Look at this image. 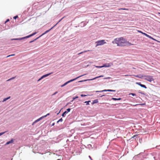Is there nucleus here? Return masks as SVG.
<instances>
[{"label": "nucleus", "instance_id": "1", "mask_svg": "<svg viewBox=\"0 0 160 160\" xmlns=\"http://www.w3.org/2000/svg\"><path fill=\"white\" fill-rule=\"evenodd\" d=\"M112 43L116 44L119 47L129 46L133 45L122 37L114 39L112 41Z\"/></svg>", "mask_w": 160, "mask_h": 160}, {"label": "nucleus", "instance_id": "2", "mask_svg": "<svg viewBox=\"0 0 160 160\" xmlns=\"http://www.w3.org/2000/svg\"><path fill=\"white\" fill-rule=\"evenodd\" d=\"M144 79L150 82H151L154 80L153 76L150 75H144Z\"/></svg>", "mask_w": 160, "mask_h": 160}, {"label": "nucleus", "instance_id": "3", "mask_svg": "<svg viewBox=\"0 0 160 160\" xmlns=\"http://www.w3.org/2000/svg\"><path fill=\"white\" fill-rule=\"evenodd\" d=\"M106 43V42L105 41V40H104L98 41L96 42V47L98 46L102 45L104 44H105Z\"/></svg>", "mask_w": 160, "mask_h": 160}, {"label": "nucleus", "instance_id": "4", "mask_svg": "<svg viewBox=\"0 0 160 160\" xmlns=\"http://www.w3.org/2000/svg\"><path fill=\"white\" fill-rule=\"evenodd\" d=\"M88 21L87 20H86V21H82L79 24V26L82 27H83L84 26H85L88 23Z\"/></svg>", "mask_w": 160, "mask_h": 160}, {"label": "nucleus", "instance_id": "5", "mask_svg": "<svg viewBox=\"0 0 160 160\" xmlns=\"http://www.w3.org/2000/svg\"><path fill=\"white\" fill-rule=\"evenodd\" d=\"M52 73H53V72H50V73H48L45 74V75L42 76L40 78L38 79V81H39L41 80H42V79L44 78H45V77H48V76L49 75H51Z\"/></svg>", "mask_w": 160, "mask_h": 160}, {"label": "nucleus", "instance_id": "6", "mask_svg": "<svg viewBox=\"0 0 160 160\" xmlns=\"http://www.w3.org/2000/svg\"><path fill=\"white\" fill-rule=\"evenodd\" d=\"M71 109L70 108H68L67 109V110L66 111H65L62 114V116L63 117H64L66 115V114L68 113V112H70L71 110Z\"/></svg>", "mask_w": 160, "mask_h": 160}, {"label": "nucleus", "instance_id": "7", "mask_svg": "<svg viewBox=\"0 0 160 160\" xmlns=\"http://www.w3.org/2000/svg\"><path fill=\"white\" fill-rule=\"evenodd\" d=\"M154 159V160H160V153H157V152Z\"/></svg>", "mask_w": 160, "mask_h": 160}, {"label": "nucleus", "instance_id": "8", "mask_svg": "<svg viewBox=\"0 0 160 160\" xmlns=\"http://www.w3.org/2000/svg\"><path fill=\"white\" fill-rule=\"evenodd\" d=\"M54 27V26L51 28L50 29L46 31L44 33H43L41 35L39 36V37H41V36H42L44 35L45 34L47 33L48 32H49L50 31H51L52 29Z\"/></svg>", "mask_w": 160, "mask_h": 160}, {"label": "nucleus", "instance_id": "9", "mask_svg": "<svg viewBox=\"0 0 160 160\" xmlns=\"http://www.w3.org/2000/svg\"><path fill=\"white\" fill-rule=\"evenodd\" d=\"M112 65V63H106L103 64L104 67H109Z\"/></svg>", "mask_w": 160, "mask_h": 160}, {"label": "nucleus", "instance_id": "10", "mask_svg": "<svg viewBox=\"0 0 160 160\" xmlns=\"http://www.w3.org/2000/svg\"><path fill=\"white\" fill-rule=\"evenodd\" d=\"M156 153H157V152H153L152 153L148 154V155L150 157V156L153 157V158L154 159V158H155V155H156Z\"/></svg>", "mask_w": 160, "mask_h": 160}, {"label": "nucleus", "instance_id": "11", "mask_svg": "<svg viewBox=\"0 0 160 160\" xmlns=\"http://www.w3.org/2000/svg\"><path fill=\"white\" fill-rule=\"evenodd\" d=\"M86 75V74H83V75L79 76L78 77H76V78H73V79H72L71 80H70V82H72V81H73L76 80L78 78H79L80 77H82V76H84V75Z\"/></svg>", "mask_w": 160, "mask_h": 160}, {"label": "nucleus", "instance_id": "12", "mask_svg": "<svg viewBox=\"0 0 160 160\" xmlns=\"http://www.w3.org/2000/svg\"><path fill=\"white\" fill-rule=\"evenodd\" d=\"M37 33V32H33L32 34H30L28 36H26V37L27 38H30L34 35H35L36 33Z\"/></svg>", "mask_w": 160, "mask_h": 160}, {"label": "nucleus", "instance_id": "13", "mask_svg": "<svg viewBox=\"0 0 160 160\" xmlns=\"http://www.w3.org/2000/svg\"><path fill=\"white\" fill-rule=\"evenodd\" d=\"M144 75H142V74H139L138 75H135V76L136 77L139 78H144Z\"/></svg>", "mask_w": 160, "mask_h": 160}, {"label": "nucleus", "instance_id": "14", "mask_svg": "<svg viewBox=\"0 0 160 160\" xmlns=\"http://www.w3.org/2000/svg\"><path fill=\"white\" fill-rule=\"evenodd\" d=\"M13 139H12L8 141L5 144V145H8L10 143H13Z\"/></svg>", "mask_w": 160, "mask_h": 160}, {"label": "nucleus", "instance_id": "15", "mask_svg": "<svg viewBox=\"0 0 160 160\" xmlns=\"http://www.w3.org/2000/svg\"><path fill=\"white\" fill-rule=\"evenodd\" d=\"M103 91L105 92H116L115 90H112V89H104L103 90Z\"/></svg>", "mask_w": 160, "mask_h": 160}, {"label": "nucleus", "instance_id": "16", "mask_svg": "<svg viewBox=\"0 0 160 160\" xmlns=\"http://www.w3.org/2000/svg\"><path fill=\"white\" fill-rule=\"evenodd\" d=\"M102 157V160H108V157H105L104 155H103Z\"/></svg>", "mask_w": 160, "mask_h": 160}, {"label": "nucleus", "instance_id": "17", "mask_svg": "<svg viewBox=\"0 0 160 160\" xmlns=\"http://www.w3.org/2000/svg\"><path fill=\"white\" fill-rule=\"evenodd\" d=\"M98 99H95V100H94L93 101V102H92V105H93L94 104L98 103Z\"/></svg>", "mask_w": 160, "mask_h": 160}, {"label": "nucleus", "instance_id": "18", "mask_svg": "<svg viewBox=\"0 0 160 160\" xmlns=\"http://www.w3.org/2000/svg\"><path fill=\"white\" fill-rule=\"evenodd\" d=\"M121 99H122L121 98H112L111 99V100H114V101L120 100H121Z\"/></svg>", "mask_w": 160, "mask_h": 160}, {"label": "nucleus", "instance_id": "19", "mask_svg": "<svg viewBox=\"0 0 160 160\" xmlns=\"http://www.w3.org/2000/svg\"><path fill=\"white\" fill-rule=\"evenodd\" d=\"M88 81H92L91 79H85L84 80H80L78 81V82H86Z\"/></svg>", "mask_w": 160, "mask_h": 160}, {"label": "nucleus", "instance_id": "20", "mask_svg": "<svg viewBox=\"0 0 160 160\" xmlns=\"http://www.w3.org/2000/svg\"><path fill=\"white\" fill-rule=\"evenodd\" d=\"M103 77V75H100V76H97V77H96L95 78H92L91 79V80H94L97 78H100V77Z\"/></svg>", "mask_w": 160, "mask_h": 160}, {"label": "nucleus", "instance_id": "21", "mask_svg": "<svg viewBox=\"0 0 160 160\" xmlns=\"http://www.w3.org/2000/svg\"><path fill=\"white\" fill-rule=\"evenodd\" d=\"M40 38L39 37H38L37 38H36L34 39V40H32L31 41H30L29 42V43H31L33 42H34V41H35L37 39H38V38Z\"/></svg>", "mask_w": 160, "mask_h": 160}, {"label": "nucleus", "instance_id": "22", "mask_svg": "<svg viewBox=\"0 0 160 160\" xmlns=\"http://www.w3.org/2000/svg\"><path fill=\"white\" fill-rule=\"evenodd\" d=\"M27 38L26 37V36H25V37L21 38H18V40H23V39H27Z\"/></svg>", "mask_w": 160, "mask_h": 160}, {"label": "nucleus", "instance_id": "23", "mask_svg": "<svg viewBox=\"0 0 160 160\" xmlns=\"http://www.w3.org/2000/svg\"><path fill=\"white\" fill-rule=\"evenodd\" d=\"M91 102V101H85L84 103L86 104V105H89V102Z\"/></svg>", "mask_w": 160, "mask_h": 160}, {"label": "nucleus", "instance_id": "24", "mask_svg": "<svg viewBox=\"0 0 160 160\" xmlns=\"http://www.w3.org/2000/svg\"><path fill=\"white\" fill-rule=\"evenodd\" d=\"M138 92L139 93H140V94H142V95H146L145 94L144 92H142L141 90H138Z\"/></svg>", "mask_w": 160, "mask_h": 160}, {"label": "nucleus", "instance_id": "25", "mask_svg": "<svg viewBox=\"0 0 160 160\" xmlns=\"http://www.w3.org/2000/svg\"><path fill=\"white\" fill-rule=\"evenodd\" d=\"M65 17H62L61 19L58 21V22L55 25H54L53 26L54 27H55L59 22H61L62 20Z\"/></svg>", "mask_w": 160, "mask_h": 160}, {"label": "nucleus", "instance_id": "26", "mask_svg": "<svg viewBox=\"0 0 160 160\" xmlns=\"http://www.w3.org/2000/svg\"><path fill=\"white\" fill-rule=\"evenodd\" d=\"M87 146L88 148H89L90 149L91 148L92 149L93 148V147H92V145L90 144L88 145Z\"/></svg>", "mask_w": 160, "mask_h": 160}, {"label": "nucleus", "instance_id": "27", "mask_svg": "<svg viewBox=\"0 0 160 160\" xmlns=\"http://www.w3.org/2000/svg\"><path fill=\"white\" fill-rule=\"evenodd\" d=\"M149 38L151 39L154 41H157L154 38H153L151 36L149 35V37H148Z\"/></svg>", "mask_w": 160, "mask_h": 160}, {"label": "nucleus", "instance_id": "28", "mask_svg": "<svg viewBox=\"0 0 160 160\" xmlns=\"http://www.w3.org/2000/svg\"><path fill=\"white\" fill-rule=\"evenodd\" d=\"M95 67L97 68H102L104 67L103 65H102V66H96Z\"/></svg>", "mask_w": 160, "mask_h": 160}, {"label": "nucleus", "instance_id": "29", "mask_svg": "<svg viewBox=\"0 0 160 160\" xmlns=\"http://www.w3.org/2000/svg\"><path fill=\"white\" fill-rule=\"evenodd\" d=\"M62 120H63V119H62V118H60L58 120L57 122V123H58L59 122H62Z\"/></svg>", "mask_w": 160, "mask_h": 160}, {"label": "nucleus", "instance_id": "30", "mask_svg": "<svg viewBox=\"0 0 160 160\" xmlns=\"http://www.w3.org/2000/svg\"><path fill=\"white\" fill-rule=\"evenodd\" d=\"M89 51V50L84 51L81 52H80V53H78V55H80V54H82V53H83L84 52H87V51Z\"/></svg>", "mask_w": 160, "mask_h": 160}, {"label": "nucleus", "instance_id": "31", "mask_svg": "<svg viewBox=\"0 0 160 160\" xmlns=\"http://www.w3.org/2000/svg\"><path fill=\"white\" fill-rule=\"evenodd\" d=\"M145 104H146L145 103H142V104H135V105H134L133 106H137V105H145Z\"/></svg>", "mask_w": 160, "mask_h": 160}, {"label": "nucleus", "instance_id": "32", "mask_svg": "<svg viewBox=\"0 0 160 160\" xmlns=\"http://www.w3.org/2000/svg\"><path fill=\"white\" fill-rule=\"evenodd\" d=\"M137 136L138 135H134L133 137H132L131 138V139H132V138H137Z\"/></svg>", "mask_w": 160, "mask_h": 160}, {"label": "nucleus", "instance_id": "33", "mask_svg": "<svg viewBox=\"0 0 160 160\" xmlns=\"http://www.w3.org/2000/svg\"><path fill=\"white\" fill-rule=\"evenodd\" d=\"M129 95H132L133 96H136V94L135 93H129Z\"/></svg>", "mask_w": 160, "mask_h": 160}, {"label": "nucleus", "instance_id": "34", "mask_svg": "<svg viewBox=\"0 0 160 160\" xmlns=\"http://www.w3.org/2000/svg\"><path fill=\"white\" fill-rule=\"evenodd\" d=\"M141 87L142 88H144L145 89H147V87L144 85V84H142V85Z\"/></svg>", "mask_w": 160, "mask_h": 160}, {"label": "nucleus", "instance_id": "35", "mask_svg": "<svg viewBox=\"0 0 160 160\" xmlns=\"http://www.w3.org/2000/svg\"><path fill=\"white\" fill-rule=\"evenodd\" d=\"M67 83L66 82H65L63 84L61 85V87H63L65 86H66V85H67Z\"/></svg>", "mask_w": 160, "mask_h": 160}, {"label": "nucleus", "instance_id": "36", "mask_svg": "<svg viewBox=\"0 0 160 160\" xmlns=\"http://www.w3.org/2000/svg\"><path fill=\"white\" fill-rule=\"evenodd\" d=\"M128 10V8H121L119 9V10Z\"/></svg>", "mask_w": 160, "mask_h": 160}, {"label": "nucleus", "instance_id": "37", "mask_svg": "<svg viewBox=\"0 0 160 160\" xmlns=\"http://www.w3.org/2000/svg\"><path fill=\"white\" fill-rule=\"evenodd\" d=\"M40 120H39V118L37 119V120H35L33 122V124H34V123H36V122H37L39 121Z\"/></svg>", "mask_w": 160, "mask_h": 160}, {"label": "nucleus", "instance_id": "38", "mask_svg": "<svg viewBox=\"0 0 160 160\" xmlns=\"http://www.w3.org/2000/svg\"><path fill=\"white\" fill-rule=\"evenodd\" d=\"M78 98V96H76L74 97H73L72 98L73 100H74L75 99Z\"/></svg>", "mask_w": 160, "mask_h": 160}, {"label": "nucleus", "instance_id": "39", "mask_svg": "<svg viewBox=\"0 0 160 160\" xmlns=\"http://www.w3.org/2000/svg\"><path fill=\"white\" fill-rule=\"evenodd\" d=\"M155 148H157L158 149H160V145H157L156 146Z\"/></svg>", "mask_w": 160, "mask_h": 160}, {"label": "nucleus", "instance_id": "40", "mask_svg": "<svg viewBox=\"0 0 160 160\" xmlns=\"http://www.w3.org/2000/svg\"><path fill=\"white\" fill-rule=\"evenodd\" d=\"M88 95H84V94H82L80 95L81 96V97H86L87 96H88Z\"/></svg>", "mask_w": 160, "mask_h": 160}, {"label": "nucleus", "instance_id": "41", "mask_svg": "<svg viewBox=\"0 0 160 160\" xmlns=\"http://www.w3.org/2000/svg\"><path fill=\"white\" fill-rule=\"evenodd\" d=\"M11 40H18V38H12L11 39Z\"/></svg>", "mask_w": 160, "mask_h": 160}, {"label": "nucleus", "instance_id": "42", "mask_svg": "<svg viewBox=\"0 0 160 160\" xmlns=\"http://www.w3.org/2000/svg\"><path fill=\"white\" fill-rule=\"evenodd\" d=\"M8 100V99L7 97L6 98H4L3 99V100L2 101V102H4V101H7Z\"/></svg>", "mask_w": 160, "mask_h": 160}, {"label": "nucleus", "instance_id": "43", "mask_svg": "<svg viewBox=\"0 0 160 160\" xmlns=\"http://www.w3.org/2000/svg\"><path fill=\"white\" fill-rule=\"evenodd\" d=\"M18 16L16 15V16H15L13 17V18L14 19H16L17 18H18Z\"/></svg>", "mask_w": 160, "mask_h": 160}, {"label": "nucleus", "instance_id": "44", "mask_svg": "<svg viewBox=\"0 0 160 160\" xmlns=\"http://www.w3.org/2000/svg\"><path fill=\"white\" fill-rule=\"evenodd\" d=\"M15 78V77H13L11 78H10V79H9L7 81H9L10 80H12V79H14Z\"/></svg>", "mask_w": 160, "mask_h": 160}, {"label": "nucleus", "instance_id": "45", "mask_svg": "<svg viewBox=\"0 0 160 160\" xmlns=\"http://www.w3.org/2000/svg\"><path fill=\"white\" fill-rule=\"evenodd\" d=\"M136 84L139 86L141 84V82H136Z\"/></svg>", "mask_w": 160, "mask_h": 160}, {"label": "nucleus", "instance_id": "46", "mask_svg": "<svg viewBox=\"0 0 160 160\" xmlns=\"http://www.w3.org/2000/svg\"><path fill=\"white\" fill-rule=\"evenodd\" d=\"M9 19H8L6 20L5 22V23H6L8 22H9Z\"/></svg>", "mask_w": 160, "mask_h": 160}, {"label": "nucleus", "instance_id": "47", "mask_svg": "<svg viewBox=\"0 0 160 160\" xmlns=\"http://www.w3.org/2000/svg\"><path fill=\"white\" fill-rule=\"evenodd\" d=\"M137 32H139V33H142H142H143V32H142V31H140V30H137Z\"/></svg>", "mask_w": 160, "mask_h": 160}, {"label": "nucleus", "instance_id": "48", "mask_svg": "<svg viewBox=\"0 0 160 160\" xmlns=\"http://www.w3.org/2000/svg\"><path fill=\"white\" fill-rule=\"evenodd\" d=\"M58 93V92L57 91L55 92L53 94H52V96H53L55 95H56V94H57Z\"/></svg>", "mask_w": 160, "mask_h": 160}, {"label": "nucleus", "instance_id": "49", "mask_svg": "<svg viewBox=\"0 0 160 160\" xmlns=\"http://www.w3.org/2000/svg\"><path fill=\"white\" fill-rule=\"evenodd\" d=\"M105 96V95H99L98 96V97H103V96Z\"/></svg>", "mask_w": 160, "mask_h": 160}, {"label": "nucleus", "instance_id": "50", "mask_svg": "<svg viewBox=\"0 0 160 160\" xmlns=\"http://www.w3.org/2000/svg\"><path fill=\"white\" fill-rule=\"evenodd\" d=\"M14 55H15L14 54H11V55H9L7 56V57H10V56H14Z\"/></svg>", "mask_w": 160, "mask_h": 160}, {"label": "nucleus", "instance_id": "51", "mask_svg": "<svg viewBox=\"0 0 160 160\" xmlns=\"http://www.w3.org/2000/svg\"><path fill=\"white\" fill-rule=\"evenodd\" d=\"M5 133V132H2L0 133V136H1V135H3Z\"/></svg>", "mask_w": 160, "mask_h": 160}, {"label": "nucleus", "instance_id": "52", "mask_svg": "<svg viewBox=\"0 0 160 160\" xmlns=\"http://www.w3.org/2000/svg\"><path fill=\"white\" fill-rule=\"evenodd\" d=\"M110 78V77H107V78H104V79H108Z\"/></svg>", "mask_w": 160, "mask_h": 160}, {"label": "nucleus", "instance_id": "53", "mask_svg": "<svg viewBox=\"0 0 160 160\" xmlns=\"http://www.w3.org/2000/svg\"><path fill=\"white\" fill-rule=\"evenodd\" d=\"M88 157L91 160H93L92 159L90 156H89Z\"/></svg>", "mask_w": 160, "mask_h": 160}, {"label": "nucleus", "instance_id": "54", "mask_svg": "<svg viewBox=\"0 0 160 160\" xmlns=\"http://www.w3.org/2000/svg\"><path fill=\"white\" fill-rule=\"evenodd\" d=\"M66 82L67 83V84H68V83H70V80H69V81H68L67 82Z\"/></svg>", "mask_w": 160, "mask_h": 160}, {"label": "nucleus", "instance_id": "55", "mask_svg": "<svg viewBox=\"0 0 160 160\" xmlns=\"http://www.w3.org/2000/svg\"><path fill=\"white\" fill-rule=\"evenodd\" d=\"M145 36H146V37H148H148H149V35H148L146 33V34Z\"/></svg>", "mask_w": 160, "mask_h": 160}, {"label": "nucleus", "instance_id": "56", "mask_svg": "<svg viewBox=\"0 0 160 160\" xmlns=\"http://www.w3.org/2000/svg\"><path fill=\"white\" fill-rule=\"evenodd\" d=\"M49 115H50V113H48L46 115H45V116H46V117H47V116H49Z\"/></svg>", "mask_w": 160, "mask_h": 160}, {"label": "nucleus", "instance_id": "57", "mask_svg": "<svg viewBox=\"0 0 160 160\" xmlns=\"http://www.w3.org/2000/svg\"><path fill=\"white\" fill-rule=\"evenodd\" d=\"M43 118H42V117H41L40 118H39V120H40L41 119H42Z\"/></svg>", "mask_w": 160, "mask_h": 160}, {"label": "nucleus", "instance_id": "58", "mask_svg": "<svg viewBox=\"0 0 160 160\" xmlns=\"http://www.w3.org/2000/svg\"><path fill=\"white\" fill-rule=\"evenodd\" d=\"M55 125V123H53L52 125H51V126H53L54 125Z\"/></svg>", "mask_w": 160, "mask_h": 160}, {"label": "nucleus", "instance_id": "59", "mask_svg": "<svg viewBox=\"0 0 160 160\" xmlns=\"http://www.w3.org/2000/svg\"><path fill=\"white\" fill-rule=\"evenodd\" d=\"M93 92H99V91H93Z\"/></svg>", "mask_w": 160, "mask_h": 160}, {"label": "nucleus", "instance_id": "60", "mask_svg": "<svg viewBox=\"0 0 160 160\" xmlns=\"http://www.w3.org/2000/svg\"><path fill=\"white\" fill-rule=\"evenodd\" d=\"M146 34V33L143 32V33H142V34L144 35L145 36Z\"/></svg>", "mask_w": 160, "mask_h": 160}, {"label": "nucleus", "instance_id": "61", "mask_svg": "<svg viewBox=\"0 0 160 160\" xmlns=\"http://www.w3.org/2000/svg\"><path fill=\"white\" fill-rule=\"evenodd\" d=\"M103 90L102 91H99V92H105V91H103Z\"/></svg>", "mask_w": 160, "mask_h": 160}, {"label": "nucleus", "instance_id": "62", "mask_svg": "<svg viewBox=\"0 0 160 160\" xmlns=\"http://www.w3.org/2000/svg\"><path fill=\"white\" fill-rule=\"evenodd\" d=\"M11 97L10 96L8 97H7L8 99L10 98Z\"/></svg>", "mask_w": 160, "mask_h": 160}, {"label": "nucleus", "instance_id": "63", "mask_svg": "<svg viewBox=\"0 0 160 160\" xmlns=\"http://www.w3.org/2000/svg\"><path fill=\"white\" fill-rule=\"evenodd\" d=\"M42 117L43 118H44L46 117V116H45V115H44V116H42Z\"/></svg>", "mask_w": 160, "mask_h": 160}, {"label": "nucleus", "instance_id": "64", "mask_svg": "<svg viewBox=\"0 0 160 160\" xmlns=\"http://www.w3.org/2000/svg\"><path fill=\"white\" fill-rule=\"evenodd\" d=\"M42 117L43 118H44L46 117V116H45V115H44V116H42Z\"/></svg>", "mask_w": 160, "mask_h": 160}]
</instances>
